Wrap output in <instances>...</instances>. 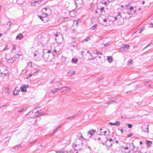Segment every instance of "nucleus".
Instances as JSON below:
<instances>
[{
    "instance_id": "423d86ee",
    "label": "nucleus",
    "mask_w": 153,
    "mask_h": 153,
    "mask_svg": "<svg viewBox=\"0 0 153 153\" xmlns=\"http://www.w3.org/2000/svg\"><path fill=\"white\" fill-rule=\"evenodd\" d=\"M53 47H51V50L48 51L46 53H44L43 52V56H44V58H45V56H47L46 58H45V60L46 62H51L52 60V59H49V55H48V54L50 53L51 52L53 54L54 53L53 52Z\"/></svg>"
},
{
    "instance_id": "c03bdc74",
    "label": "nucleus",
    "mask_w": 153,
    "mask_h": 153,
    "mask_svg": "<svg viewBox=\"0 0 153 153\" xmlns=\"http://www.w3.org/2000/svg\"><path fill=\"white\" fill-rule=\"evenodd\" d=\"M78 23L77 21L75 20L74 22V25H78Z\"/></svg>"
},
{
    "instance_id": "5fc2aeb1",
    "label": "nucleus",
    "mask_w": 153,
    "mask_h": 153,
    "mask_svg": "<svg viewBox=\"0 0 153 153\" xmlns=\"http://www.w3.org/2000/svg\"><path fill=\"white\" fill-rule=\"evenodd\" d=\"M7 45L5 46V47H4V48L3 49V51H5V50H6L7 49Z\"/></svg>"
},
{
    "instance_id": "69168bd1",
    "label": "nucleus",
    "mask_w": 153,
    "mask_h": 153,
    "mask_svg": "<svg viewBox=\"0 0 153 153\" xmlns=\"http://www.w3.org/2000/svg\"><path fill=\"white\" fill-rule=\"evenodd\" d=\"M39 18L40 19H41L42 20V21H43V20H42V16H39Z\"/></svg>"
},
{
    "instance_id": "39448f33",
    "label": "nucleus",
    "mask_w": 153,
    "mask_h": 153,
    "mask_svg": "<svg viewBox=\"0 0 153 153\" xmlns=\"http://www.w3.org/2000/svg\"><path fill=\"white\" fill-rule=\"evenodd\" d=\"M37 38L42 45H45L48 42L49 38L48 37H44L40 34L38 35Z\"/></svg>"
},
{
    "instance_id": "4d7b16f0",
    "label": "nucleus",
    "mask_w": 153,
    "mask_h": 153,
    "mask_svg": "<svg viewBox=\"0 0 153 153\" xmlns=\"http://www.w3.org/2000/svg\"><path fill=\"white\" fill-rule=\"evenodd\" d=\"M36 140H35L34 142H30V143H29V145H30V144H32V143H33L35 142H36Z\"/></svg>"
},
{
    "instance_id": "c756f323",
    "label": "nucleus",
    "mask_w": 153,
    "mask_h": 153,
    "mask_svg": "<svg viewBox=\"0 0 153 153\" xmlns=\"http://www.w3.org/2000/svg\"><path fill=\"white\" fill-rule=\"evenodd\" d=\"M120 122L118 121H117L115 123H114V126H119L120 124Z\"/></svg>"
},
{
    "instance_id": "5701e85b",
    "label": "nucleus",
    "mask_w": 153,
    "mask_h": 153,
    "mask_svg": "<svg viewBox=\"0 0 153 153\" xmlns=\"http://www.w3.org/2000/svg\"><path fill=\"white\" fill-rule=\"evenodd\" d=\"M10 56H11V55L10 53L7 54L5 56V59H7V61L9 59H10V58H11Z\"/></svg>"
},
{
    "instance_id": "f704fd0d",
    "label": "nucleus",
    "mask_w": 153,
    "mask_h": 153,
    "mask_svg": "<svg viewBox=\"0 0 153 153\" xmlns=\"http://www.w3.org/2000/svg\"><path fill=\"white\" fill-rule=\"evenodd\" d=\"M132 60H129L128 62V65H131V64H132Z\"/></svg>"
},
{
    "instance_id": "b1692460",
    "label": "nucleus",
    "mask_w": 153,
    "mask_h": 153,
    "mask_svg": "<svg viewBox=\"0 0 153 153\" xmlns=\"http://www.w3.org/2000/svg\"><path fill=\"white\" fill-rule=\"evenodd\" d=\"M60 90L59 88H55L53 90H51V93L54 94L55 93L57 92L58 91V90Z\"/></svg>"
},
{
    "instance_id": "6e6d98bb",
    "label": "nucleus",
    "mask_w": 153,
    "mask_h": 153,
    "mask_svg": "<svg viewBox=\"0 0 153 153\" xmlns=\"http://www.w3.org/2000/svg\"><path fill=\"white\" fill-rule=\"evenodd\" d=\"M109 124L111 126H114V123H112L111 122H109Z\"/></svg>"
},
{
    "instance_id": "052dcab7",
    "label": "nucleus",
    "mask_w": 153,
    "mask_h": 153,
    "mask_svg": "<svg viewBox=\"0 0 153 153\" xmlns=\"http://www.w3.org/2000/svg\"><path fill=\"white\" fill-rule=\"evenodd\" d=\"M25 88H28L29 87V85L28 84H27L26 85H25Z\"/></svg>"
},
{
    "instance_id": "dca6fc26",
    "label": "nucleus",
    "mask_w": 153,
    "mask_h": 153,
    "mask_svg": "<svg viewBox=\"0 0 153 153\" xmlns=\"http://www.w3.org/2000/svg\"><path fill=\"white\" fill-rule=\"evenodd\" d=\"M96 132V130H89L88 131V136L89 137H91Z\"/></svg>"
},
{
    "instance_id": "f3484780",
    "label": "nucleus",
    "mask_w": 153,
    "mask_h": 153,
    "mask_svg": "<svg viewBox=\"0 0 153 153\" xmlns=\"http://www.w3.org/2000/svg\"><path fill=\"white\" fill-rule=\"evenodd\" d=\"M130 48V46L129 45L124 44L123 47L121 48V50L122 51H126L127 49H128Z\"/></svg>"
},
{
    "instance_id": "a878e982",
    "label": "nucleus",
    "mask_w": 153,
    "mask_h": 153,
    "mask_svg": "<svg viewBox=\"0 0 153 153\" xmlns=\"http://www.w3.org/2000/svg\"><path fill=\"white\" fill-rule=\"evenodd\" d=\"M71 61L73 63H76L77 62L78 59H76V58L75 59L74 58H73L72 59Z\"/></svg>"
},
{
    "instance_id": "8fccbe9b",
    "label": "nucleus",
    "mask_w": 153,
    "mask_h": 153,
    "mask_svg": "<svg viewBox=\"0 0 153 153\" xmlns=\"http://www.w3.org/2000/svg\"><path fill=\"white\" fill-rule=\"evenodd\" d=\"M54 35L55 36V37H56L55 39L56 40L57 39V38H56V37H58L59 35L58 33H56V34H54Z\"/></svg>"
},
{
    "instance_id": "e433bc0d",
    "label": "nucleus",
    "mask_w": 153,
    "mask_h": 153,
    "mask_svg": "<svg viewBox=\"0 0 153 153\" xmlns=\"http://www.w3.org/2000/svg\"><path fill=\"white\" fill-rule=\"evenodd\" d=\"M97 27V25L95 24L91 27V28L92 29V30H94Z\"/></svg>"
},
{
    "instance_id": "f257e3e1",
    "label": "nucleus",
    "mask_w": 153,
    "mask_h": 153,
    "mask_svg": "<svg viewBox=\"0 0 153 153\" xmlns=\"http://www.w3.org/2000/svg\"><path fill=\"white\" fill-rule=\"evenodd\" d=\"M133 143H130L127 144L126 147L123 148L124 152L126 153H129L133 151L135 148Z\"/></svg>"
},
{
    "instance_id": "37998d69",
    "label": "nucleus",
    "mask_w": 153,
    "mask_h": 153,
    "mask_svg": "<svg viewBox=\"0 0 153 153\" xmlns=\"http://www.w3.org/2000/svg\"><path fill=\"white\" fill-rule=\"evenodd\" d=\"M152 44V42H151L150 43L148 44V45L144 48L143 49H145L146 48H147V47H148L150 46Z\"/></svg>"
},
{
    "instance_id": "72a5a7b5",
    "label": "nucleus",
    "mask_w": 153,
    "mask_h": 153,
    "mask_svg": "<svg viewBox=\"0 0 153 153\" xmlns=\"http://www.w3.org/2000/svg\"><path fill=\"white\" fill-rule=\"evenodd\" d=\"M106 139H107V140H106V142H107L108 141V140H109V141L110 142H113V140H112V139L110 138V139H108L107 138V137H106Z\"/></svg>"
},
{
    "instance_id": "09e8293b",
    "label": "nucleus",
    "mask_w": 153,
    "mask_h": 153,
    "mask_svg": "<svg viewBox=\"0 0 153 153\" xmlns=\"http://www.w3.org/2000/svg\"><path fill=\"white\" fill-rule=\"evenodd\" d=\"M110 45V43L108 42V43H106L104 45V46L105 47H106V46L109 45Z\"/></svg>"
},
{
    "instance_id": "0e129e2a",
    "label": "nucleus",
    "mask_w": 153,
    "mask_h": 153,
    "mask_svg": "<svg viewBox=\"0 0 153 153\" xmlns=\"http://www.w3.org/2000/svg\"><path fill=\"white\" fill-rule=\"evenodd\" d=\"M74 71H72V73H71V74L70 75H74Z\"/></svg>"
},
{
    "instance_id": "774afa93",
    "label": "nucleus",
    "mask_w": 153,
    "mask_h": 153,
    "mask_svg": "<svg viewBox=\"0 0 153 153\" xmlns=\"http://www.w3.org/2000/svg\"><path fill=\"white\" fill-rule=\"evenodd\" d=\"M145 3V1H143L142 2V4H144Z\"/></svg>"
},
{
    "instance_id": "1a4fd4ad",
    "label": "nucleus",
    "mask_w": 153,
    "mask_h": 153,
    "mask_svg": "<svg viewBox=\"0 0 153 153\" xmlns=\"http://www.w3.org/2000/svg\"><path fill=\"white\" fill-rule=\"evenodd\" d=\"M127 12L132 17L136 12V8L135 7L131 6Z\"/></svg>"
},
{
    "instance_id": "4be33fe9",
    "label": "nucleus",
    "mask_w": 153,
    "mask_h": 153,
    "mask_svg": "<svg viewBox=\"0 0 153 153\" xmlns=\"http://www.w3.org/2000/svg\"><path fill=\"white\" fill-rule=\"evenodd\" d=\"M146 143L147 145L149 146L150 147L152 144V142L151 141L146 140Z\"/></svg>"
},
{
    "instance_id": "ddd939ff",
    "label": "nucleus",
    "mask_w": 153,
    "mask_h": 153,
    "mask_svg": "<svg viewBox=\"0 0 153 153\" xmlns=\"http://www.w3.org/2000/svg\"><path fill=\"white\" fill-rule=\"evenodd\" d=\"M19 56H21L22 57V56L21 55H19V54H17L16 55V56L15 57H13L12 58L10 59L7 62L9 63H12L15 60V59L16 58H19Z\"/></svg>"
},
{
    "instance_id": "4c0bfd02",
    "label": "nucleus",
    "mask_w": 153,
    "mask_h": 153,
    "mask_svg": "<svg viewBox=\"0 0 153 153\" xmlns=\"http://www.w3.org/2000/svg\"><path fill=\"white\" fill-rule=\"evenodd\" d=\"M79 146V145H77L74 143H73L72 145V147L73 148H76V147L77 146Z\"/></svg>"
},
{
    "instance_id": "de8ad7c7",
    "label": "nucleus",
    "mask_w": 153,
    "mask_h": 153,
    "mask_svg": "<svg viewBox=\"0 0 153 153\" xmlns=\"http://www.w3.org/2000/svg\"><path fill=\"white\" fill-rule=\"evenodd\" d=\"M144 30V28H142V29H141L140 30H139V33H141L143 30Z\"/></svg>"
},
{
    "instance_id": "ea45409f",
    "label": "nucleus",
    "mask_w": 153,
    "mask_h": 153,
    "mask_svg": "<svg viewBox=\"0 0 153 153\" xmlns=\"http://www.w3.org/2000/svg\"><path fill=\"white\" fill-rule=\"evenodd\" d=\"M90 40V37H88L87 38L85 39L84 40L86 42H88Z\"/></svg>"
},
{
    "instance_id": "aec40b11",
    "label": "nucleus",
    "mask_w": 153,
    "mask_h": 153,
    "mask_svg": "<svg viewBox=\"0 0 153 153\" xmlns=\"http://www.w3.org/2000/svg\"><path fill=\"white\" fill-rule=\"evenodd\" d=\"M107 60L109 63H111L113 61V59L112 56H107Z\"/></svg>"
},
{
    "instance_id": "864d4df0",
    "label": "nucleus",
    "mask_w": 153,
    "mask_h": 153,
    "mask_svg": "<svg viewBox=\"0 0 153 153\" xmlns=\"http://www.w3.org/2000/svg\"><path fill=\"white\" fill-rule=\"evenodd\" d=\"M104 9V7H102L100 8V10L101 11V12H102V11H103Z\"/></svg>"
},
{
    "instance_id": "9b49d317",
    "label": "nucleus",
    "mask_w": 153,
    "mask_h": 153,
    "mask_svg": "<svg viewBox=\"0 0 153 153\" xmlns=\"http://www.w3.org/2000/svg\"><path fill=\"white\" fill-rule=\"evenodd\" d=\"M53 48L52 51H53V53H58L61 49L60 46L59 45H57L55 47H53Z\"/></svg>"
},
{
    "instance_id": "bf43d9fd",
    "label": "nucleus",
    "mask_w": 153,
    "mask_h": 153,
    "mask_svg": "<svg viewBox=\"0 0 153 153\" xmlns=\"http://www.w3.org/2000/svg\"><path fill=\"white\" fill-rule=\"evenodd\" d=\"M50 12V11H46V13H47V17H48V14H49V13Z\"/></svg>"
},
{
    "instance_id": "c85d7f7f",
    "label": "nucleus",
    "mask_w": 153,
    "mask_h": 153,
    "mask_svg": "<svg viewBox=\"0 0 153 153\" xmlns=\"http://www.w3.org/2000/svg\"><path fill=\"white\" fill-rule=\"evenodd\" d=\"M61 126V125L59 126L57 128H56L54 130V131H53V133L52 134V135L53 134H54V133H55V132H56V131H58V128L60 127Z\"/></svg>"
},
{
    "instance_id": "a18cd8bd",
    "label": "nucleus",
    "mask_w": 153,
    "mask_h": 153,
    "mask_svg": "<svg viewBox=\"0 0 153 153\" xmlns=\"http://www.w3.org/2000/svg\"><path fill=\"white\" fill-rule=\"evenodd\" d=\"M20 0H17V2L18 4H22L23 3V2L22 1V2H20Z\"/></svg>"
},
{
    "instance_id": "412c9836",
    "label": "nucleus",
    "mask_w": 153,
    "mask_h": 153,
    "mask_svg": "<svg viewBox=\"0 0 153 153\" xmlns=\"http://www.w3.org/2000/svg\"><path fill=\"white\" fill-rule=\"evenodd\" d=\"M21 90L23 92H26L27 91V89L25 88V85H23L20 87Z\"/></svg>"
},
{
    "instance_id": "f03ea898",
    "label": "nucleus",
    "mask_w": 153,
    "mask_h": 153,
    "mask_svg": "<svg viewBox=\"0 0 153 153\" xmlns=\"http://www.w3.org/2000/svg\"><path fill=\"white\" fill-rule=\"evenodd\" d=\"M114 18V22H117L118 25L122 24L124 22L123 18L122 16L121 13H119Z\"/></svg>"
},
{
    "instance_id": "a19ab883",
    "label": "nucleus",
    "mask_w": 153,
    "mask_h": 153,
    "mask_svg": "<svg viewBox=\"0 0 153 153\" xmlns=\"http://www.w3.org/2000/svg\"><path fill=\"white\" fill-rule=\"evenodd\" d=\"M127 125H128V127L129 128H131L132 127V125L131 124L127 123Z\"/></svg>"
},
{
    "instance_id": "6e6552de",
    "label": "nucleus",
    "mask_w": 153,
    "mask_h": 153,
    "mask_svg": "<svg viewBox=\"0 0 153 153\" xmlns=\"http://www.w3.org/2000/svg\"><path fill=\"white\" fill-rule=\"evenodd\" d=\"M149 124H144L142 126V129L143 131L148 134L149 133Z\"/></svg>"
},
{
    "instance_id": "603ef678",
    "label": "nucleus",
    "mask_w": 153,
    "mask_h": 153,
    "mask_svg": "<svg viewBox=\"0 0 153 153\" xmlns=\"http://www.w3.org/2000/svg\"><path fill=\"white\" fill-rule=\"evenodd\" d=\"M94 53H96V54H99L100 53H99L98 52V51H97L96 50L94 52Z\"/></svg>"
},
{
    "instance_id": "13d9d810",
    "label": "nucleus",
    "mask_w": 153,
    "mask_h": 153,
    "mask_svg": "<svg viewBox=\"0 0 153 153\" xmlns=\"http://www.w3.org/2000/svg\"><path fill=\"white\" fill-rule=\"evenodd\" d=\"M87 51V53L89 54L90 55H91V56H92L89 53V51L87 50H85Z\"/></svg>"
},
{
    "instance_id": "4468645a",
    "label": "nucleus",
    "mask_w": 153,
    "mask_h": 153,
    "mask_svg": "<svg viewBox=\"0 0 153 153\" xmlns=\"http://www.w3.org/2000/svg\"><path fill=\"white\" fill-rule=\"evenodd\" d=\"M60 90H62V92H69L71 90V88L68 86H66L59 88Z\"/></svg>"
},
{
    "instance_id": "2f4dec72",
    "label": "nucleus",
    "mask_w": 153,
    "mask_h": 153,
    "mask_svg": "<svg viewBox=\"0 0 153 153\" xmlns=\"http://www.w3.org/2000/svg\"><path fill=\"white\" fill-rule=\"evenodd\" d=\"M21 147V146L20 145H19L16 146H14V149H18L19 148H20Z\"/></svg>"
},
{
    "instance_id": "473e14b6",
    "label": "nucleus",
    "mask_w": 153,
    "mask_h": 153,
    "mask_svg": "<svg viewBox=\"0 0 153 153\" xmlns=\"http://www.w3.org/2000/svg\"><path fill=\"white\" fill-rule=\"evenodd\" d=\"M26 110V109L25 108H23L21 110L19 111H18V112H19V113H21L22 112L24 111H25Z\"/></svg>"
},
{
    "instance_id": "338daca9",
    "label": "nucleus",
    "mask_w": 153,
    "mask_h": 153,
    "mask_svg": "<svg viewBox=\"0 0 153 153\" xmlns=\"http://www.w3.org/2000/svg\"><path fill=\"white\" fill-rule=\"evenodd\" d=\"M37 112L39 114H41V115L43 114H42L39 111H37Z\"/></svg>"
},
{
    "instance_id": "7c9ffc66",
    "label": "nucleus",
    "mask_w": 153,
    "mask_h": 153,
    "mask_svg": "<svg viewBox=\"0 0 153 153\" xmlns=\"http://www.w3.org/2000/svg\"><path fill=\"white\" fill-rule=\"evenodd\" d=\"M10 90V89L8 87H6L5 89V92L6 93H9Z\"/></svg>"
},
{
    "instance_id": "cd10ccee",
    "label": "nucleus",
    "mask_w": 153,
    "mask_h": 153,
    "mask_svg": "<svg viewBox=\"0 0 153 153\" xmlns=\"http://www.w3.org/2000/svg\"><path fill=\"white\" fill-rule=\"evenodd\" d=\"M102 128H100V134L101 135H105V134H106V133H107V131H104V132H101V131L102 130Z\"/></svg>"
},
{
    "instance_id": "6ab92c4d",
    "label": "nucleus",
    "mask_w": 153,
    "mask_h": 153,
    "mask_svg": "<svg viewBox=\"0 0 153 153\" xmlns=\"http://www.w3.org/2000/svg\"><path fill=\"white\" fill-rule=\"evenodd\" d=\"M23 38V35L22 33H20L17 35V36L16 37V39L20 40Z\"/></svg>"
},
{
    "instance_id": "680f3d73",
    "label": "nucleus",
    "mask_w": 153,
    "mask_h": 153,
    "mask_svg": "<svg viewBox=\"0 0 153 153\" xmlns=\"http://www.w3.org/2000/svg\"><path fill=\"white\" fill-rule=\"evenodd\" d=\"M110 132L109 131V130H108V133L106 134L107 135H108L110 134Z\"/></svg>"
},
{
    "instance_id": "49530a36",
    "label": "nucleus",
    "mask_w": 153,
    "mask_h": 153,
    "mask_svg": "<svg viewBox=\"0 0 153 153\" xmlns=\"http://www.w3.org/2000/svg\"><path fill=\"white\" fill-rule=\"evenodd\" d=\"M132 135H133V134L132 133H131L130 134H128L127 136V138L130 137H131Z\"/></svg>"
},
{
    "instance_id": "393cba45",
    "label": "nucleus",
    "mask_w": 153,
    "mask_h": 153,
    "mask_svg": "<svg viewBox=\"0 0 153 153\" xmlns=\"http://www.w3.org/2000/svg\"><path fill=\"white\" fill-rule=\"evenodd\" d=\"M9 73H3L2 72H1V70H0V75L4 77L5 76H6L8 74H9Z\"/></svg>"
},
{
    "instance_id": "9d476101",
    "label": "nucleus",
    "mask_w": 153,
    "mask_h": 153,
    "mask_svg": "<svg viewBox=\"0 0 153 153\" xmlns=\"http://www.w3.org/2000/svg\"><path fill=\"white\" fill-rule=\"evenodd\" d=\"M75 4L77 7L80 8L82 5V0H75Z\"/></svg>"
},
{
    "instance_id": "20e7f679",
    "label": "nucleus",
    "mask_w": 153,
    "mask_h": 153,
    "mask_svg": "<svg viewBox=\"0 0 153 153\" xmlns=\"http://www.w3.org/2000/svg\"><path fill=\"white\" fill-rule=\"evenodd\" d=\"M43 54V52L41 51H36L34 52L33 54V56L34 58L37 61H39L42 57L44 58V59H45L44 58V56L42 55Z\"/></svg>"
},
{
    "instance_id": "0eeeda50",
    "label": "nucleus",
    "mask_w": 153,
    "mask_h": 153,
    "mask_svg": "<svg viewBox=\"0 0 153 153\" xmlns=\"http://www.w3.org/2000/svg\"><path fill=\"white\" fill-rule=\"evenodd\" d=\"M122 15V16L123 18V20L124 19H129L131 17V16L129 14L128 12L121 13Z\"/></svg>"
},
{
    "instance_id": "7ed1b4c3",
    "label": "nucleus",
    "mask_w": 153,
    "mask_h": 153,
    "mask_svg": "<svg viewBox=\"0 0 153 153\" xmlns=\"http://www.w3.org/2000/svg\"><path fill=\"white\" fill-rule=\"evenodd\" d=\"M107 21V18L104 15H101L98 17V22L100 24H101L102 25H106Z\"/></svg>"
},
{
    "instance_id": "bb28decb",
    "label": "nucleus",
    "mask_w": 153,
    "mask_h": 153,
    "mask_svg": "<svg viewBox=\"0 0 153 153\" xmlns=\"http://www.w3.org/2000/svg\"><path fill=\"white\" fill-rule=\"evenodd\" d=\"M18 91L15 89L13 91V94L15 96L17 95L18 94Z\"/></svg>"
},
{
    "instance_id": "3c124183",
    "label": "nucleus",
    "mask_w": 153,
    "mask_h": 153,
    "mask_svg": "<svg viewBox=\"0 0 153 153\" xmlns=\"http://www.w3.org/2000/svg\"><path fill=\"white\" fill-rule=\"evenodd\" d=\"M27 71V70L26 69H23L22 71V72L23 73H26V72Z\"/></svg>"
},
{
    "instance_id": "e2e57ef3",
    "label": "nucleus",
    "mask_w": 153,
    "mask_h": 153,
    "mask_svg": "<svg viewBox=\"0 0 153 153\" xmlns=\"http://www.w3.org/2000/svg\"><path fill=\"white\" fill-rule=\"evenodd\" d=\"M75 116H72L69 117V119L73 118Z\"/></svg>"
},
{
    "instance_id": "c9c22d12",
    "label": "nucleus",
    "mask_w": 153,
    "mask_h": 153,
    "mask_svg": "<svg viewBox=\"0 0 153 153\" xmlns=\"http://www.w3.org/2000/svg\"><path fill=\"white\" fill-rule=\"evenodd\" d=\"M107 2V1H102V3L105 6H106L108 4Z\"/></svg>"
},
{
    "instance_id": "58836bf2",
    "label": "nucleus",
    "mask_w": 153,
    "mask_h": 153,
    "mask_svg": "<svg viewBox=\"0 0 153 153\" xmlns=\"http://www.w3.org/2000/svg\"><path fill=\"white\" fill-rule=\"evenodd\" d=\"M16 47V45H13L12 46V50H15Z\"/></svg>"
},
{
    "instance_id": "2eb2a0df",
    "label": "nucleus",
    "mask_w": 153,
    "mask_h": 153,
    "mask_svg": "<svg viewBox=\"0 0 153 153\" xmlns=\"http://www.w3.org/2000/svg\"><path fill=\"white\" fill-rule=\"evenodd\" d=\"M108 100L110 102H107L106 104L108 105L112 104L113 102H117L116 100H114V98H108Z\"/></svg>"
},
{
    "instance_id": "79ce46f5",
    "label": "nucleus",
    "mask_w": 153,
    "mask_h": 153,
    "mask_svg": "<svg viewBox=\"0 0 153 153\" xmlns=\"http://www.w3.org/2000/svg\"><path fill=\"white\" fill-rule=\"evenodd\" d=\"M11 23L10 21L8 22L7 23V25L9 27L11 25Z\"/></svg>"
},
{
    "instance_id": "f8f14e48",
    "label": "nucleus",
    "mask_w": 153,
    "mask_h": 153,
    "mask_svg": "<svg viewBox=\"0 0 153 153\" xmlns=\"http://www.w3.org/2000/svg\"><path fill=\"white\" fill-rule=\"evenodd\" d=\"M50 9L48 7H45L43 8L42 10V12L44 15V18L47 17V13L46 11H50Z\"/></svg>"
},
{
    "instance_id": "a211bd4d",
    "label": "nucleus",
    "mask_w": 153,
    "mask_h": 153,
    "mask_svg": "<svg viewBox=\"0 0 153 153\" xmlns=\"http://www.w3.org/2000/svg\"><path fill=\"white\" fill-rule=\"evenodd\" d=\"M41 1H34L31 4V5L32 6H38L39 4H41Z\"/></svg>"
}]
</instances>
